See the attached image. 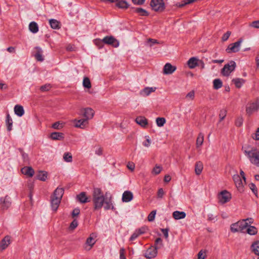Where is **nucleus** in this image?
<instances>
[{
	"label": "nucleus",
	"mask_w": 259,
	"mask_h": 259,
	"mask_svg": "<svg viewBox=\"0 0 259 259\" xmlns=\"http://www.w3.org/2000/svg\"><path fill=\"white\" fill-rule=\"evenodd\" d=\"M36 53L34 55L35 59L39 61L44 60V58L42 56V50L40 48L37 47L35 48Z\"/></svg>",
	"instance_id": "72a5a7b5"
},
{
	"label": "nucleus",
	"mask_w": 259,
	"mask_h": 259,
	"mask_svg": "<svg viewBox=\"0 0 259 259\" xmlns=\"http://www.w3.org/2000/svg\"><path fill=\"white\" fill-rule=\"evenodd\" d=\"M195 91L194 90H192L189 93H188L186 96V99L188 100H193L195 98Z\"/></svg>",
	"instance_id": "8fccbe9b"
},
{
	"label": "nucleus",
	"mask_w": 259,
	"mask_h": 259,
	"mask_svg": "<svg viewBox=\"0 0 259 259\" xmlns=\"http://www.w3.org/2000/svg\"><path fill=\"white\" fill-rule=\"evenodd\" d=\"M64 125V122L62 121H58L53 123L51 125V127L55 130H60L63 128Z\"/></svg>",
	"instance_id": "473e14b6"
},
{
	"label": "nucleus",
	"mask_w": 259,
	"mask_h": 259,
	"mask_svg": "<svg viewBox=\"0 0 259 259\" xmlns=\"http://www.w3.org/2000/svg\"><path fill=\"white\" fill-rule=\"evenodd\" d=\"M134 198L133 193L130 191H125L123 192L122 196V201L123 202H129Z\"/></svg>",
	"instance_id": "412c9836"
},
{
	"label": "nucleus",
	"mask_w": 259,
	"mask_h": 259,
	"mask_svg": "<svg viewBox=\"0 0 259 259\" xmlns=\"http://www.w3.org/2000/svg\"><path fill=\"white\" fill-rule=\"evenodd\" d=\"M250 250L251 253L254 255L259 256V241H253L250 247Z\"/></svg>",
	"instance_id": "aec40b11"
},
{
	"label": "nucleus",
	"mask_w": 259,
	"mask_h": 259,
	"mask_svg": "<svg viewBox=\"0 0 259 259\" xmlns=\"http://www.w3.org/2000/svg\"><path fill=\"white\" fill-rule=\"evenodd\" d=\"M6 122H7V124L8 130L10 131L12 130L13 121H12V119L9 114H8L7 116Z\"/></svg>",
	"instance_id": "09e8293b"
},
{
	"label": "nucleus",
	"mask_w": 259,
	"mask_h": 259,
	"mask_svg": "<svg viewBox=\"0 0 259 259\" xmlns=\"http://www.w3.org/2000/svg\"><path fill=\"white\" fill-rule=\"evenodd\" d=\"M12 238L11 236L7 235L6 236L0 241V250L3 251L5 250L11 243Z\"/></svg>",
	"instance_id": "2eb2a0df"
},
{
	"label": "nucleus",
	"mask_w": 259,
	"mask_h": 259,
	"mask_svg": "<svg viewBox=\"0 0 259 259\" xmlns=\"http://www.w3.org/2000/svg\"><path fill=\"white\" fill-rule=\"evenodd\" d=\"M231 34V32L229 31H227L226 33H225L222 37V40L223 41H225L228 40V39L229 38L230 35Z\"/></svg>",
	"instance_id": "bf43d9fd"
},
{
	"label": "nucleus",
	"mask_w": 259,
	"mask_h": 259,
	"mask_svg": "<svg viewBox=\"0 0 259 259\" xmlns=\"http://www.w3.org/2000/svg\"><path fill=\"white\" fill-rule=\"evenodd\" d=\"M78 226V222L76 219L74 220L70 223L69 227V231L72 232Z\"/></svg>",
	"instance_id": "de8ad7c7"
},
{
	"label": "nucleus",
	"mask_w": 259,
	"mask_h": 259,
	"mask_svg": "<svg viewBox=\"0 0 259 259\" xmlns=\"http://www.w3.org/2000/svg\"><path fill=\"white\" fill-rule=\"evenodd\" d=\"M242 151L251 163L259 166V149L253 145L245 144L242 147Z\"/></svg>",
	"instance_id": "f03ea898"
},
{
	"label": "nucleus",
	"mask_w": 259,
	"mask_h": 259,
	"mask_svg": "<svg viewBox=\"0 0 259 259\" xmlns=\"http://www.w3.org/2000/svg\"><path fill=\"white\" fill-rule=\"evenodd\" d=\"M203 169V164L201 161H197L195 164V173L196 175L199 176Z\"/></svg>",
	"instance_id": "a878e982"
},
{
	"label": "nucleus",
	"mask_w": 259,
	"mask_h": 259,
	"mask_svg": "<svg viewBox=\"0 0 259 259\" xmlns=\"http://www.w3.org/2000/svg\"><path fill=\"white\" fill-rule=\"evenodd\" d=\"M147 43L148 45L151 47L155 44H158V41L156 39L149 38L147 40Z\"/></svg>",
	"instance_id": "052dcab7"
},
{
	"label": "nucleus",
	"mask_w": 259,
	"mask_h": 259,
	"mask_svg": "<svg viewBox=\"0 0 259 259\" xmlns=\"http://www.w3.org/2000/svg\"><path fill=\"white\" fill-rule=\"evenodd\" d=\"M14 112L18 116H22L24 114L23 107L19 105H16L14 107Z\"/></svg>",
	"instance_id": "7c9ffc66"
},
{
	"label": "nucleus",
	"mask_w": 259,
	"mask_h": 259,
	"mask_svg": "<svg viewBox=\"0 0 259 259\" xmlns=\"http://www.w3.org/2000/svg\"><path fill=\"white\" fill-rule=\"evenodd\" d=\"M63 159L67 162H71L72 161V156L70 152H65L63 154Z\"/></svg>",
	"instance_id": "79ce46f5"
},
{
	"label": "nucleus",
	"mask_w": 259,
	"mask_h": 259,
	"mask_svg": "<svg viewBox=\"0 0 259 259\" xmlns=\"http://www.w3.org/2000/svg\"><path fill=\"white\" fill-rule=\"evenodd\" d=\"M21 172L23 174L28 177H32L34 174L33 169L29 166H25L22 168L21 169Z\"/></svg>",
	"instance_id": "5701e85b"
},
{
	"label": "nucleus",
	"mask_w": 259,
	"mask_h": 259,
	"mask_svg": "<svg viewBox=\"0 0 259 259\" xmlns=\"http://www.w3.org/2000/svg\"><path fill=\"white\" fill-rule=\"evenodd\" d=\"M157 249L155 247L149 248L145 252V257L149 259L155 257L157 254Z\"/></svg>",
	"instance_id": "a211bd4d"
},
{
	"label": "nucleus",
	"mask_w": 259,
	"mask_h": 259,
	"mask_svg": "<svg viewBox=\"0 0 259 259\" xmlns=\"http://www.w3.org/2000/svg\"><path fill=\"white\" fill-rule=\"evenodd\" d=\"M148 230V228L146 227H142L141 228H140L139 229L136 230L139 235H141L145 233Z\"/></svg>",
	"instance_id": "69168bd1"
},
{
	"label": "nucleus",
	"mask_w": 259,
	"mask_h": 259,
	"mask_svg": "<svg viewBox=\"0 0 259 259\" xmlns=\"http://www.w3.org/2000/svg\"><path fill=\"white\" fill-rule=\"evenodd\" d=\"M233 179L238 191L243 192L244 189V186L246 184V180L241 179L239 175H234Z\"/></svg>",
	"instance_id": "6e6552de"
},
{
	"label": "nucleus",
	"mask_w": 259,
	"mask_h": 259,
	"mask_svg": "<svg viewBox=\"0 0 259 259\" xmlns=\"http://www.w3.org/2000/svg\"><path fill=\"white\" fill-rule=\"evenodd\" d=\"M64 194V189L61 187H58L55 190L51 198V206L52 209L56 211L61 202V198Z\"/></svg>",
	"instance_id": "20e7f679"
},
{
	"label": "nucleus",
	"mask_w": 259,
	"mask_h": 259,
	"mask_svg": "<svg viewBox=\"0 0 259 259\" xmlns=\"http://www.w3.org/2000/svg\"><path fill=\"white\" fill-rule=\"evenodd\" d=\"M250 189L253 192L254 194H256L257 192V189L255 185L253 183H250L248 185Z\"/></svg>",
	"instance_id": "13d9d810"
},
{
	"label": "nucleus",
	"mask_w": 259,
	"mask_h": 259,
	"mask_svg": "<svg viewBox=\"0 0 259 259\" xmlns=\"http://www.w3.org/2000/svg\"><path fill=\"white\" fill-rule=\"evenodd\" d=\"M95 153L98 156L102 155L103 153V148L99 145L96 146L95 147Z\"/></svg>",
	"instance_id": "a18cd8bd"
},
{
	"label": "nucleus",
	"mask_w": 259,
	"mask_h": 259,
	"mask_svg": "<svg viewBox=\"0 0 259 259\" xmlns=\"http://www.w3.org/2000/svg\"><path fill=\"white\" fill-rule=\"evenodd\" d=\"M204 141V136L202 133L199 134L197 140H196V147H200L203 143Z\"/></svg>",
	"instance_id": "4c0bfd02"
},
{
	"label": "nucleus",
	"mask_w": 259,
	"mask_h": 259,
	"mask_svg": "<svg viewBox=\"0 0 259 259\" xmlns=\"http://www.w3.org/2000/svg\"><path fill=\"white\" fill-rule=\"evenodd\" d=\"M125 254V249L124 248H121L120 250V259H126Z\"/></svg>",
	"instance_id": "338daca9"
},
{
	"label": "nucleus",
	"mask_w": 259,
	"mask_h": 259,
	"mask_svg": "<svg viewBox=\"0 0 259 259\" xmlns=\"http://www.w3.org/2000/svg\"><path fill=\"white\" fill-rule=\"evenodd\" d=\"M177 70V67L169 63H166L163 66L162 73L164 75H170L174 73Z\"/></svg>",
	"instance_id": "ddd939ff"
},
{
	"label": "nucleus",
	"mask_w": 259,
	"mask_h": 259,
	"mask_svg": "<svg viewBox=\"0 0 259 259\" xmlns=\"http://www.w3.org/2000/svg\"><path fill=\"white\" fill-rule=\"evenodd\" d=\"M152 144V141L148 136H146L144 138V140L142 142V145L144 147L149 148Z\"/></svg>",
	"instance_id": "f704fd0d"
},
{
	"label": "nucleus",
	"mask_w": 259,
	"mask_h": 259,
	"mask_svg": "<svg viewBox=\"0 0 259 259\" xmlns=\"http://www.w3.org/2000/svg\"><path fill=\"white\" fill-rule=\"evenodd\" d=\"M127 167L128 169L131 171H134L135 168V164L134 163L132 162H129L127 164Z\"/></svg>",
	"instance_id": "680f3d73"
},
{
	"label": "nucleus",
	"mask_w": 259,
	"mask_h": 259,
	"mask_svg": "<svg viewBox=\"0 0 259 259\" xmlns=\"http://www.w3.org/2000/svg\"><path fill=\"white\" fill-rule=\"evenodd\" d=\"M223 82L220 79H215L213 81V87L215 90H218L222 88Z\"/></svg>",
	"instance_id": "58836bf2"
},
{
	"label": "nucleus",
	"mask_w": 259,
	"mask_h": 259,
	"mask_svg": "<svg viewBox=\"0 0 259 259\" xmlns=\"http://www.w3.org/2000/svg\"><path fill=\"white\" fill-rule=\"evenodd\" d=\"M82 115L84 117V119H87L88 121L89 120L93 118L95 111L91 108H85L81 110Z\"/></svg>",
	"instance_id": "4468645a"
},
{
	"label": "nucleus",
	"mask_w": 259,
	"mask_h": 259,
	"mask_svg": "<svg viewBox=\"0 0 259 259\" xmlns=\"http://www.w3.org/2000/svg\"><path fill=\"white\" fill-rule=\"evenodd\" d=\"M206 256V252L201 250L197 254V259H205Z\"/></svg>",
	"instance_id": "6e6d98bb"
},
{
	"label": "nucleus",
	"mask_w": 259,
	"mask_h": 259,
	"mask_svg": "<svg viewBox=\"0 0 259 259\" xmlns=\"http://www.w3.org/2000/svg\"><path fill=\"white\" fill-rule=\"evenodd\" d=\"M165 192L162 188H160L158 189V192H157V197L158 198H162L163 195H164Z\"/></svg>",
	"instance_id": "0e129e2a"
},
{
	"label": "nucleus",
	"mask_w": 259,
	"mask_h": 259,
	"mask_svg": "<svg viewBox=\"0 0 259 259\" xmlns=\"http://www.w3.org/2000/svg\"><path fill=\"white\" fill-rule=\"evenodd\" d=\"M217 199L219 204L224 205L231 201L232 194L228 191L224 190L218 193Z\"/></svg>",
	"instance_id": "39448f33"
},
{
	"label": "nucleus",
	"mask_w": 259,
	"mask_h": 259,
	"mask_svg": "<svg viewBox=\"0 0 259 259\" xmlns=\"http://www.w3.org/2000/svg\"><path fill=\"white\" fill-rule=\"evenodd\" d=\"M71 122L74 127L81 129L85 128L89 124V122L87 120V119L84 118H75L72 120Z\"/></svg>",
	"instance_id": "f8f14e48"
},
{
	"label": "nucleus",
	"mask_w": 259,
	"mask_h": 259,
	"mask_svg": "<svg viewBox=\"0 0 259 259\" xmlns=\"http://www.w3.org/2000/svg\"><path fill=\"white\" fill-rule=\"evenodd\" d=\"M97 235L96 233H92L87 239L84 245V248L86 250H90L96 242Z\"/></svg>",
	"instance_id": "9d476101"
},
{
	"label": "nucleus",
	"mask_w": 259,
	"mask_h": 259,
	"mask_svg": "<svg viewBox=\"0 0 259 259\" xmlns=\"http://www.w3.org/2000/svg\"><path fill=\"white\" fill-rule=\"evenodd\" d=\"M136 122L142 127H146L148 124L147 119L144 116H139L136 118Z\"/></svg>",
	"instance_id": "cd10ccee"
},
{
	"label": "nucleus",
	"mask_w": 259,
	"mask_h": 259,
	"mask_svg": "<svg viewBox=\"0 0 259 259\" xmlns=\"http://www.w3.org/2000/svg\"><path fill=\"white\" fill-rule=\"evenodd\" d=\"M253 223V220L251 218L242 220L232 224L230 226V230L233 233L238 232H245V230L248 225L252 224Z\"/></svg>",
	"instance_id": "7ed1b4c3"
},
{
	"label": "nucleus",
	"mask_w": 259,
	"mask_h": 259,
	"mask_svg": "<svg viewBox=\"0 0 259 259\" xmlns=\"http://www.w3.org/2000/svg\"><path fill=\"white\" fill-rule=\"evenodd\" d=\"M232 81L237 88H241L245 82V80L243 79L240 78H234L232 79Z\"/></svg>",
	"instance_id": "2f4dec72"
},
{
	"label": "nucleus",
	"mask_w": 259,
	"mask_h": 259,
	"mask_svg": "<svg viewBox=\"0 0 259 259\" xmlns=\"http://www.w3.org/2000/svg\"><path fill=\"white\" fill-rule=\"evenodd\" d=\"M156 123L158 127H162L166 123V119L164 117H157L156 119Z\"/></svg>",
	"instance_id": "a19ab883"
},
{
	"label": "nucleus",
	"mask_w": 259,
	"mask_h": 259,
	"mask_svg": "<svg viewBox=\"0 0 259 259\" xmlns=\"http://www.w3.org/2000/svg\"><path fill=\"white\" fill-rule=\"evenodd\" d=\"M83 86L84 88L90 89L91 88L92 85L91 82L89 78L88 77H84L83 80Z\"/></svg>",
	"instance_id": "ea45409f"
},
{
	"label": "nucleus",
	"mask_w": 259,
	"mask_h": 259,
	"mask_svg": "<svg viewBox=\"0 0 259 259\" xmlns=\"http://www.w3.org/2000/svg\"><path fill=\"white\" fill-rule=\"evenodd\" d=\"M29 29L32 33H36L38 31V27L36 23L32 22L29 24Z\"/></svg>",
	"instance_id": "e433bc0d"
},
{
	"label": "nucleus",
	"mask_w": 259,
	"mask_h": 259,
	"mask_svg": "<svg viewBox=\"0 0 259 259\" xmlns=\"http://www.w3.org/2000/svg\"><path fill=\"white\" fill-rule=\"evenodd\" d=\"M259 109V98L254 101L249 103L246 107V112L248 115H251Z\"/></svg>",
	"instance_id": "423d86ee"
},
{
	"label": "nucleus",
	"mask_w": 259,
	"mask_h": 259,
	"mask_svg": "<svg viewBox=\"0 0 259 259\" xmlns=\"http://www.w3.org/2000/svg\"><path fill=\"white\" fill-rule=\"evenodd\" d=\"M104 44L116 48L119 46L118 41L112 36H107L103 38Z\"/></svg>",
	"instance_id": "dca6fc26"
},
{
	"label": "nucleus",
	"mask_w": 259,
	"mask_h": 259,
	"mask_svg": "<svg viewBox=\"0 0 259 259\" xmlns=\"http://www.w3.org/2000/svg\"><path fill=\"white\" fill-rule=\"evenodd\" d=\"M162 169V167L160 165L156 164L153 167L152 170V174L154 175H157L161 172Z\"/></svg>",
	"instance_id": "c03bdc74"
},
{
	"label": "nucleus",
	"mask_w": 259,
	"mask_h": 259,
	"mask_svg": "<svg viewBox=\"0 0 259 259\" xmlns=\"http://www.w3.org/2000/svg\"><path fill=\"white\" fill-rule=\"evenodd\" d=\"M242 41V39L240 38L236 42L230 44L226 49V52L228 53H236L239 52Z\"/></svg>",
	"instance_id": "9b49d317"
},
{
	"label": "nucleus",
	"mask_w": 259,
	"mask_h": 259,
	"mask_svg": "<svg viewBox=\"0 0 259 259\" xmlns=\"http://www.w3.org/2000/svg\"><path fill=\"white\" fill-rule=\"evenodd\" d=\"M156 89L155 87H146L140 92V94L143 96H147L151 93L154 92Z\"/></svg>",
	"instance_id": "393cba45"
},
{
	"label": "nucleus",
	"mask_w": 259,
	"mask_h": 259,
	"mask_svg": "<svg viewBox=\"0 0 259 259\" xmlns=\"http://www.w3.org/2000/svg\"><path fill=\"white\" fill-rule=\"evenodd\" d=\"M93 208L94 210H100L102 208L104 210H109L113 208L112 199L107 193L99 188H95L92 192Z\"/></svg>",
	"instance_id": "f257e3e1"
},
{
	"label": "nucleus",
	"mask_w": 259,
	"mask_h": 259,
	"mask_svg": "<svg viewBox=\"0 0 259 259\" xmlns=\"http://www.w3.org/2000/svg\"><path fill=\"white\" fill-rule=\"evenodd\" d=\"M49 138L52 140L62 141L64 139V134L60 132H53L49 135Z\"/></svg>",
	"instance_id": "6ab92c4d"
},
{
	"label": "nucleus",
	"mask_w": 259,
	"mask_h": 259,
	"mask_svg": "<svg viewBox=\"0 0 259 259\" xmlns=\"http://www.w3.org/2000/svg\"><path fill=\"white\" fill-rule=\"evenodd\" d=\"M10 197L7 196L0 198V205L3 209H7L11 205Z\"/></svg>",
	"instance_id": "f3484780"
},
{
	"label": "nucleus",
	"mask_w": 259,
	"mask_h": 259,
	"mask_svg": "<svg viewBox=\"0 0 259 259\" xmlns=\"http://www.w3.org/2000/svg\"><path fill=\"white\" fill-rule=\"evenodd\" d=\"M199 60L196 57L191 58L187 62V65L189 68L193 69L198 65Z\"/></svg>",
	"instance_id": "b1692460"
},
{
	"label": "nucleus",
	"mask_w": 259,
	"mask_h": 259,
	"mask_svg": "<svg viewBox=\"0 0 259 259\" xmlns=\"http://www.w3.org/2000/svg\"><path fill=\"white\" fill-rule=\"evenodd\" d=\"M94 44L99 48H101L103 47V44H104L103 39H96L94 41Z\"/></svg>",
	"instance_id": "864d4df0"
},
{
	"label": "nucleus",
	"mask_w": 259,
	"mask_h": 259,
	"mask_svg": "<svg viewBox=\"0 0 259 259\" xmlns=\"http://www.w3.org/2000/svg\"><path fill=\"white\" fill-rule=\"evenodd\" d=\"M152 9L155 12H162L165 9L163 0H151L150 3Z\"/></svg>",
	"instance_id": "1a4fd4ad"
},
{
	"label": "nucleus",
	"mask_w": 259,
	"mask_h": 259,
	"mask_svg": "<svg viewBox=\"0 0 259 259\" xmlns=\"http://www.w3.org/2000/svg\"><path fill=\"white\" fill-rule=\"evenodd\" d=\"M156 213V210L152 211L148 216V220L150 222L153 221L155 219Z\"/></svg>",
	"instance_id": "4d7b16f0"
},
{
	"label": "nucleus",
	"mask_w": 259,
	"mask_h": 259,
	"mask_svg": "<svg viewBox=\"0 0 259 259\" xmlns=\"http://www.w3.org/2000/svg\"><path fill=\"white\" fill-rule=\"evenodd\" d=\"M51 89V85L49 84H47L40 87V90L42 92L48 91Z\"/></svg>",
	"instance_id": "e2e57ef3"
},
{
	"label": "nucleus",
	"mask_w": 259,
	"mask_h": 259,
	"mask_svg": "<svg viewBox=\"0 0 259 259\" xmlns=\"http://www.w3.org/2000/svg\"><path fill=\"white\" fill-rule=\"evenodd\" d=\"M172 217L175 220H178L185 218L186 214L184 211H175L172 213Z\"/></svg>",
	"instance_id": "bb28decb"
},
{
	"label": "nucleus",
	"mask_w": 259,
	"mask_h": 259,
	"mask_svg": "<svg viewBox=\"0 0 259 259\" xmlns=\"http://www.w3.org/2000/svg\"><path fill=\"white\" fill-rule=\"evenodd\" d=\"M134 11L140 16H148V12L142 8H136L134 10Z\"/></svg>",
	"instance_id": "37998d69"
},
{
	"label": "nucleus",
	"mask_w": 259,
	"mask_h": 259,
	"mask_svg": "<svg viewBox=\"0 0 259 259\" xmlns=\"http://www.w3.org/2000/svg\"><path fill=\"white\" fill-rule=\"evenodd\" d=\"M78 200L82 203H85L90 201L91 199L88 196L85 192H81L77 196Z\"/></svg>",
	"instance_id": "4be33fe9"
},
{
	"label": "nucleus",
	"mask_w": 259,
	"mask_h": 259,
	"mask_svg": "<svg viewBox=\"0 0 259 259\" xmlns=\"http://www.w3.org/2000/svg\"><path fill=\"white\" fill-rule=\"evenodd\" d=\"M37 179L42 181H45L48 179V172L46 171H39L36 176Z\"/></svg>",
	"instance_id": "c756f323"
},
{
	"label": "nucleus",
	"mask_w": 259,
	"mask_h": 259,
	"mask_svg": "<svg viewBox=\"0 0 259 259\" xmlns=\"http://www.w3.org/2000/svg\"><path fill=\"white\" fill-rule=\"evenodd\" d=\"M163 246L162 240L160 238H158L155 242V247L159 249Z\"/></svg>",
	"instance_id": "3c124183"
},
{
	"label": "nucleus",
	"mask_w": 259,
	"mask_h": 259,
	"mask_svg": "<svg viewBox=\"0 0 259 259\" xmlns=\"http://www.w3.org/2000/svg\"><path fill=\"white\" fill-rule=\"evenodd\" d=\"M245 231V232H246L250 235H255L258 232L257 229L254 226H251V225H249Z\"/></svg>",
	"instance_id": "c85d7f7f"
},
{
	"label": "nucleus",
	"mask_w": 259,
	"mask_h": 259,
	"mask_svg": "<svg viewBox=\"0 0 259 259\" xmlns=\"http://www.w3.org/2000/svg\"><path fill=\"white\" fill-rule=\"evenodd\" d=\"M251 138L255 141H259V127L251 135Z\"/></svg>",
	"instance_id": "5fc2aeb1"
},
{
	"label": "nucleus",
	"mask_w": 259,
	"mask_h": 259,
	"mask_svg": "<svg viewBox=\"0 0 259 259\" xmlns=\"http://www.w3.org/2000/svg\"><path fill=\"white\" fill-rule=\"evenodd\" d=\"M236 63L234 61H230L226 64L221 70V74L225 76H228L235 69Z\"/></svg>",
	"instance_id": "0eeeda50"
},
{
	"label": "nucleus",
	"mask_w": 259,
	"mask_h": 259,
	"mask_svg": "<svg viewBox=\"0 0 259 259\" xmlns=\"http://www.w3.org/2000/svg\"><path fill=\"white\" fill-rule=\"evenodd\" d=\"M227 113V110L226 109H222L220 111L219 113V121L221 122L223 121L225 117L226 116Z\"/></svg>",
	"instance_id": "49530a36"
},
{
	"label": "nucleus",
	"mask_w": 259,
	"mask_h": 259,
	"mask_svg": "<svg viewBox=\"0 0 259 259\" xmlns=\"http://www.w3.org/2000/svg\"><path fill=\"white\" fill-rule=\"evenodd\" d=\"M116 5L118 7H119L120 8H122V9H125L128 7L127 3L125 1H121L118 2L116 4Z\"/></svg>",
	"instance_id": "603ef678"
},
{
	"label": "nucleus",
	"mask_w": 259,
	"mask_h": 259,
	"mask_svg": "<svg viewBox=\"0 0 259 259\" xmlns=\"http://www.w3.org/2000/svg\"><path fill=\"white\" fill-rule=\"evenodd\" d=\"M51 27L53 29H57L60 28V22L55 19H51L49 21Z\"/></svg>",
	"instance_id": "c9c22d12"
},
{
	"label": "nucleus",
	"mask_w": 259,
	"mask_h": 259,
	"mask_svg": "<svg viewBox=\"0 0 259 259\" xmlns=\"http://www.w3.org/2000/svg\"><path fill=\"white\" fill-rule=\"evenodd\" d=\"M250 26L255 28H259V20L252 22Z\"/></svg>",
	"instance_id": "774afa93"
}]
</instances>
